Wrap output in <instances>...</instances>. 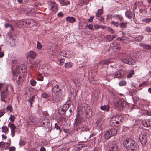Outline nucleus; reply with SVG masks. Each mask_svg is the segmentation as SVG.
I'll return each instance as SVG.
<instances>
[{
	"label": "nucleus",
	"instance_id": "1",
	"mask_svg": "<svg viewBox=\"0 0 151 151\" xmlns=\"http://www.w3.org/2000/svg\"><path fill=\"white\" fill-rule=\"evenodd\" d=\"M123 145L126 149L132 151H135L137 148V145L133 140L128 139L123 141Z\"/></svg>",
	"mask_w": 151,
	"mask_h": 151
},
{
	"label": "nucleus",
	"instance_id": "2",
	"mask_svg": "<svg viewBox=\"0 0 151 151\" xmlns=\"http://www.w3.org/2000/svg\"><path fill=\"white\" fill-rule=\"evenodd\" d=\"M128 104L126 102L124 99L119 100L115 104V107L118 110L122 109L124 107L126 106Z\"/></svg>",
	"mask_w": 151,
	"mask_h": 151
},
{
	"label": "nucleus",
	"instance_id": "3",
	"mask_svg": "<svg viewBox=\"0 0 151 151\" xmlns=\"http://www.w3.org/2000/svg\"><path fill=\"white\" fill-rule=\"evenodd\" d=\"M139 138L141 143L143 145H145L147 142V136L145 132L139 134Z\"/></svg>",
	"mask_w": 151,
	"mask_h": 151
},
{
	"label": "nucleus",
	"instance_id": "4",
	"mask_svg": "<svg viewBox=\"0 0 151 151\" xmlns=\"http://www.w3.org/2000/svg\"><path fill=\"white\" fill-rule=\"evenodd\" d=\"M8 88L6 87L3 89V91L0 93V97L2 101L6 103L5 99L6 98L8 93Z\"/></svg>",
	"mask_w": 151,
	"mask_h": 151
},
{
	"label": "nucleus",
	"instance_id": "5",
	"mask_svg": "<svg viewBox=\"0 0 151 151\" xmlns=\"http://www.w3.org/2000/svg\"><path fill=\"white\" fill-rule=\"evenodd\" d=\"M8 126L11 129V134L13 137H14L15 134V129L16 127L15 125L11 123H9Z\"/></svg>",
	"mask_w": 151,
	"mask_h": 151
},
{
	"label": "nucleus",
	"instance_id": "6",
	"mask_svg": "<svg viewBox=\"0 0 151 151\" xmlns=\"http://www.w3.org/2000/svg\"><path fill=\"white\" fill-rule=\"evenodd\" d=\"M84 112L87 118H89L91 117L92 112L91 110L89 107H86Z\"/></svg>",
	"mask_w": 151,
	"mask_h": 151
},
{
	"label": "nucleus",
	"instance_id": "7",
	"mask_svg": "<svg viewBox=\"0 0 151 151\" xmlns=\"http://www.w3.org/2000/svg\"><path fill=\"white\" fill-rule=\"evenodd\" d=\"M24 22H25L26 24L29 25V26H28L30 27L35 25V22H34V20L32 19H25L24 21Z\"/></svg>",
	"mask_w": 151,
	"mask_h": 151
},
{
	"label": "nucleus",
	"instance_id": "8",
	"mask_svg": "<svg viewBox=\"0 0 151 151\" xmlns=\"http://www.w3.org/2000/svg\"><path fill=\"white\" fill-rule=\"evenodd\" d=\"M142 124L145 127H151V120H144L142 121Z\"/></svg>",
	"mask_w": 151,
	"mask_h": 151
},
{
	"label": "nucleus",
	"instance_id": "9",
	"mask_svg": "<svg viewBox=\"0 0 151 151\" xmlns=\"http://www.w3.org/2000/svg\"><path fill=\"white\" fill-rule=\"evenodd\" d=\"M50 9L54 12H56L58 10L57 6L56 3L54 1H51L50 4Z\"/></svg>",
	"mask_w": 151,
	"mask_h": 151
},
{
	"label": "nucleus",
	"instance_id": "10",
	"mask_svg": "<svg viewBox=\"0 0 151 151\" xmlns=\"http://www.w3.org/2000/svg\"><path fill=\"white\" fill-rule=\"evenodd\" d=\"M8 35L10 40L12 41L10 42V44H11V45L12 46H15L16 44L15 42L16 40V39L12 36V34L10 33H9Z\"/></svg>",
	"mask_w": 151,
	"mask_h": 151
},
{
	"label": "nucleus",
	"instance_id": "11",
	"mask_svg": "<svg viewBox=\"0 0 151 151\" xmlns=\"http://www.w3.org/2000/svg\"><path fill=\"white\" fill-rule=\"evenodd\" d=\"M110 124L112 127L118 126V125L116 122L115 117L113 116L111 119L110 121Z\"/></svg>",
	"mask_w": 151,
	"mask_h": 151
},
{
	"label": "nucleus",
	"instance_id": "12",
	"mask_svg": "<svg viewBox=\"0 0 151 151\" xmlns=\"http://www.w3.org/2000/svg\"><path fill=\"white\" fill-rule=\"evenodd\" d=\"M109 151H119L118 146L116 144H114L109 147Z\"/></svg>",
	"mask_w": 151,
	"mask_h": 151
},
{
	"label": "nucleus",
	"instance_id": "13",
	"mask_svg": "<svg viewBox=\"0 0 151 151\" xmlns=\"http://www.w3.org/2000/svg\"><path fill=\"white\" fill-rule=\"evenodd\" d=\"M116 37V35L115 34L108 35L106 36V39L108 42H111Z\"/></svg>",
	"mask_w": 151,
	"mask_h": 151
},
{
	"label": "nucleus",
	"instance_id": "14",
	"mask_svg": "<svg viewBox=\"0 0 151 151\" xmlns=\"http://www.w3.org/2000/svg\"><path fill=\"white\" fill-rule=\"evenodd\" d=\"M139 46L143 47L144 49L145 50H149L151 49V45H147L140 43L139 44Z\"/></svg>",
	"mask_w": 151,
	"mask_h": 151
},
{
	"label": "nucleus",
	"instance_id": "15",
	"mask_svg": "<svg viewBox=\"0 0 151 151\" xmlns=\"http://www.w3.org/2000/svg\"><path fill=\"white\" fill-rule=\"evenodd\" d=\"M60 132L61 131H60V130L57 131L54 130L51 132V136L52 137L55 138L59 134Z\"/></svg>",
	"mask_w": 151,
	"mask_h": 151
},
{
	"label": "nucleus",
	"instance_id": "16",
	"mask_svg": "<svg viewBox=\"0 0 151 151\" xmlns=\"http://www.w3.org/2000/svg\"><path fill=\"white\" fill-rule=\"evenodd\" d=\"M14 80L16 81L18 85L22 84L23 81L22 77L20 76H19L17 78H16Z\"/></svg>",
	"mask_w": 151,
	"mask_h": 151
},
{
	"label": "nucleus",
	"instance_id": "17",
	"mask_svg": "<svg viewBox=\"0 0 151 151\" xmlns=\"http://www.w3.org/2000/svg\"><path fill=\"white\" fill-rule=\"evenodd\" d=\"M66 21L70 23H73L76 21V19L73 17H67L66 19Z\"/></svg>",
	"mask_w": 151,
	"mask_h": 151
},
{
	"label": "nucleus",
	"instance_id": "18",
	"mask_svg": "<svg viewBox=\"0 0 151 151\" xmlns=\"http://www.w3.org/2000/svg\"><path fill=\"white\" fill-rule=\"evenodd\" d=\"M59 86L57 85L55 86L53 88L52 90L54 93H55L59 92L60 91Z\"/></svg>",
	"mask_w": 151,
	"mask_h": 151
},
{
	"label": "nucleus",
	"instance_id": "19",
	"mask_svg": "<svg viewBox=\"0 0 151 151\" xmlns=\"http://www.w3.org/2000/svg\"><path fill=\"white\" fill-rule=\"evenodd\" d=\"M109 131L112 136L115 135L117 132V129L114 128L111 129Z\"/></svg>",
	"mask_w": 151,
	"mask_h": 151
},
{
	"label": "nucleus",
	"instance_id": "20",
	"mask_svg": "<svg viewBox=\"0 0 151 151\" xmlns=\"http://www.w3.org/2000/svg\"><path fill=\"white\" fill-rule=\"evenodd\" d=\"M115 117V118L116 119V122H117L118 124L120 123L123 120L122 118L119 116H114Z\"/></svg>",
	"mask_w": 151,
	"mask_h": 151
},
{
	"label": "nucleus",
	"instance_id": "21",
	"mask_svg": "<svg viewBox=\"0 0 151 151\" xmlns=\"http://www.w3.org/2000/svg\"><path fill=\"white\" fill-rule=\"evenodd\" d=\"M110 62V60H104L99 62V65H104L108 64Z\"/></svg>",
	"mask_w": 151,
	"mask_h": 151
},
{
	"label": "nucleus",
	"instance_id": "22",
	"mask_svg": "<svg viewBox=\"0 0 151 151\" xmlns=\"http://www.w3.org/2000/svg\"><path fill=\"white\" fill-rule=\"evenodd\" d=\"M111 137H112V136L109 130L107 131L105 133L104 135V137L106 139H109Z\"/></svg>",
	"mask_w": 151,
	"mask_h": 151
},
{
	"label": "nucleus",
	"instance_id": "23",
	"mask_svg": "<svg viewBox=\"0 0 151 151\" xmlns=\"http://www.w3.org/2000/svg\"><path fill=\"white\" fill-rule=\"evenodd\" d=\"M68 54L69 52L68 51H63L61 52L60 53V55L65 57H67Z\"/></svg>",
	"mask_w": 151,
	"mask_h": 151
},
{
	"label": "nucleus",
	"instance_id": "24",
	"mask_svg": "<svg viewBox=\"0 0 151 151\" xmlns=\"http://www.w3.org/2000/svg\"><path fill=\"white\" fill-rule=\"evenodd\" d=\"M109 106L108 105H105L101 106L100 107V109H101L106 111H109Z\"/></svg>",
	"mask_w": 151,
	"mask_h": 151
},
{
	"label": "nucleus",
	"instance_id": "25",
	"mask_svg": "<svg viewBox=\"0 0 151 151\" xmlns=\"http://www.w3.org/2000/svg\"><path fill=\"white\" fill-rule=\"evenodd\" d=\"M63 108H65V109L61 108V109H60V110H59L60 112V114H64V113H65L66 112V111L67 110V109L69 107L68 106V107H67V106H66V105H64L63 106Z\"/></svg>",
	"mask_w": 151,
	"mask_h": 151
},
{
	"label": "nucleus",
	"instance_id": "26",
	"mask_svg": "<svg viewBox=\"0 0 151 151\" xmlns=\"http://www.w3.org/2000/svg\"><path fill=\"white\" fill-rule=\"evenodd\" d=\"M29 55L32 58H35L37 55V54L34 51L31 50L29 52Z\"/></svg>",
	"mask_w": 151,
	"mask_h": 151
},
{
	"label": "nucleus",
	"instance_id": "27",
	"mask_svg": "<svg viewBox=\"0 0 151 151\" xmlns=\"http://www.w3.org/2000/svg\"><path fill=\"white\" fill-rule=\"evenodd\" d=\"M103 13V10L102 9H98L97 12L96 14V17H99Z\"/></svg>",
	"mask_w": 151,
	"mask_h": 151
},
{
	"label": "nucleus",
	"instance_id": "28",
	"mask_svg": "<svg viewBox=\"0 0 151 151\" xmlns=\"http://www.w3.org/2000/svg\"><path fill=\"white\" fill-rule=\"evenodd\" d=\"M125 15L129 19H131L132 17L131 12L128 10L126 11Z\"/></svg>",
	"mask_w": 151,
	"mask_h": 151
},
{
	"label": "nucleus",
	"instance_id": "29",
	"mask_svg": "<svg viewBox=\"0 0 151 151\" xmlns=\"http://www.w3.org/2000/svg\"><path fill=\"white\" fill-rule=\"evenodd\" d=\"M2 132L3 133H7L8 132L9 129L6 126H3L2 127Z\"/></svg>",
	"mask_w": 151,
	"mask_h": 151
},
{
	"label": "nucleus",
	"instance_id": "30",
	"mask_svg": "<svg viewBox=\"0 0 151 151\" xmlns=\"http://www.w3.org/2000/svg\"><path fill=\"white\" fill-rule=\"evenodd\" d=\"M120 27L121 28H125L127 26V23L126 22H122L119 23Z\"/></svg>",
	"mask_w": 151,
	"mask_h": 151
},
{
	"label": "nucleus",
	"instance_id": "31",
	"mask_svg": "<svg viewBox=\"0 0 151 151\" xmlns=\"http://www.w3.org/2000/svg\"><path fill=\"white\" fill-rule=\"evenodd\" d=\"M114 76L116 78H119L121 77V74L119 71L117 70L114 73Z\"/></svg>",
	"mask_w": 151,
	"mask_h": 151
},
{
	"label": "nucleus",
	"instance_id": "32",
	"mask_svg": "<svg viewBox=\"0 0 151 151\" xmlns=\"http://www.w3.org/2000/svg\"><path fill=\"white\" fill-rule=\"evenodd\" d=\"M72 66V63L70 62L65 63V67L66 68H70Z\"/></svg>",
	"mask_w": 151,
	"mask_h": 151
},
{
	"label": "nucleus",
	"instance_id": "33",
	"mask_svg": "<svg viewBox=\"0 0 151 151\" xmlns=\"http://www.w3.org/2000/svg\"><path fill=\"white\" fill-rule=\"evenodd\" d=\"M60 3L63 5H66L70 4L69 1H66L64 0H59Z\"/></svg>",
	"mask_w": 151,
	"mask_h": 151
},
{
	"label": "nucleus",
	"instance_id": "34",
	"mask_svg": "<svg viewBox=\"0 0 151 151\" xmlns=\"http://www.w3.org/2000/svg\"><path fill=\"white\" fill-rule=\"evenodd\" d=\"M142 21L146 23H149L151 22V18H147L143 19L142 20Z\"/></svg>",
	"mask_w": 151,
	"mask_h": 151
},
{
	"label": "nucleus",
	"instance_id": "35",
	"mask_svg": "<svg viewBox=\"0 0 151 151\" xmlns=\"http://www.w3.org/2000/svg\"><path fill=\"white\" fill-rule=\"evenodd\" d=\"M34 96H32L29 99L28 101V102L30 103V105L31 106H32V102L34 100Z\"/></svg>",
	"mask_w": 151,
	"mask_h": 151
},
{
	"label": "nucleus",
	"instance_id": "36",
	"mask_svg": "<svg viewBox=\"0 0 151 151\" xmlns=\"http://www.w3.org/2000/svg\"><path fill=\"white\" fill-rule=\"evenodd\" d=\"M106 30L110 32L111 33L113 34L114 33V31L111 28L109 27H106Z\"/></svg>",
	"mask_w": 151,
	"mask_h": 151
},
{
	"label": "nucleus",
	"instance_id": "37",
	"mask_svg": "<svg viewBox=\"0 0 151 151\" xmlns=\"http://www.w3.org/2000/svg\"><path fill=\"white\" fill-rule=\"evenodd\" d=\"M78 4L81 6H82L86 4L83 0H79L78 2Z\"/></svg>",
	"mask_w": 151,
	"mask_h": 151
},
{
	"label": "nucleus",
	"instance_id": "38",
	"mask_svg": "<svg viewBox=\"0 0 151 151\" xmlns=\"http://www.w3.org/2000/svg\"><path fill=\"white\" fill-rule=\"evenodd\" d=\"M123 63L127 64H130L131 63L130 62L129 60L127 59H124L122 60Z\"/></svg>",
	"mask_w": 151,
	"mask_h": 151
},
{
	"label": "nucleus",
	"instance_id": "39",
	"mask_svg": "<svg viewBox=\"0 0 151 151\" xmlns=\"http://www.w3.org/2000/svg\"><path fill=\"white\" fill-rule=\"evenodd\" d=\"M139 98L138 96H135L133 98V101L135 103L137 102L139 100Z\"/></svg>",
	"mask_w": 151,
	"mask_h": 151
},
{
	"label": "nucleus",
	"instance_id": "40",
	"mask_svg": "<svg viewBox=\"0 0 151 151\" xmlns=\"http://www.w3.org/2000/svg\"><path fill=\"white\" fill-rule=\"evenodd\" d=\"M115 17L117 19L122 21L123 19L122 16L119 15L115 16Z\"/></svg>",
	"mask_w": 151,
	"mask_h": 151
},
{
	"label": "nucleus",
	"instance_id": "41",
	"mask_svg": "<svg viewBox=\"0 0 151 151\" xmlns=\"http://www.w3.org/2000/svg\"><path fill=\"white\" fill-rule=\"evenodd\" d=\"M126 82L124 81H121L119 82V85L121 86H125L126 85Z\"/></svg>",
	"mask_w": 151,
	"mask_h": 151
},
{
	"label": "nucleus",
	"instance_id": "42",
	"mask_svg": "<svg viewBox=\"0 0 151 151\" xmlns=\"http://www.w3.org/2000/svg\"><path fill=\"white\" fill-rule=\"evenodd\" d=\"M134 72L133 70H131L130 71L129 74L127 75V77L128 78H131L132 76L134 74Z\"/></svg>",
	"mask_w": 151,
	"mask_h": 151
},
{
	"label": "nucleus",
	"instance_id": "43",
	"mask_svg": "<svg viewBox=\"0 0 151 151\" xmlns=\"http://www.w3.org/2000/svg\"><path fill=\"white\" fill-rule=\"evenodd\" d=\"M15 119V117L14 115H11L10 117L9 118V119L12 122H13L14 121Z\"/></svg>",
	"mask_w": 151,
	"mask_h": 151
},
{
	"label": "nucleus",
	"instance_id": "44",
	"mask_svg": "<svg viewBox=\"0 0 151 151\" xmlns=\"http://www.w3.org/2000/svg\"><path fill=\"white\" fill-rule=\"evenodd\" d=\"M37 78L39 81H43V77L40 74L37 75Z\"/></svg>",
	"mask_w": 151,
	"mask_h": 151
},
{
	"label": "nucleus",
	"instance_id": "45",
	"mask_svg": "<svg viewBox=\"0 0 151 151\" xmlns=\"http://www.w3.org/2000/svg\"><path fill=\"white\" fill-rule=\"evenodd\" d=\"M111 24L112 25H113L114 26H115L116 27H118L119 25V24L117 22H116L114 21H113L111 22Z\"/></svg>",
	"mask_w": 151,
	"mask_h": 151
},
{
	"label": "nucleus",
	"instance_id": "46",
	"mask_svg": "<svg viewBox=\"0 0 151 151\" xmlns=\"http://www.w3.org/2000/svg\"><path fill=\"white\" fill-rule=\"evenodd\" d=\"M119 47H120L119 45L118 44H117L116 45L114 46L113 49L114 50V51H115L117 50H118L119 49Z\"/></svg>",
	"mask_w": 151,
	"mask_h": 151
},
{
	"label": "nucleus",
	"instance_id": "47",
	"mask_svg": "<svg viewBox=\"0 0 151 151\" xmlns=\"http://www.w3.org/2000/svg\"><path fill=\"white\" fill-rule=\"evenodd\" d=\"M144 114L147 116H151V112H149L147 110H145Z\"/></svg>",
	"mask_w": 151,
	"mask_h": 151
},
{
	"label": "nucleus",
	"instance_id": "48",
	"mask_svg": "<svg viewBox=\"0 0 151 151\" xmlns=\"http://www.w3.org/2000/svg\"><path fill=\"white\" fill-rule=\"evenodd\" d=\"M55 128L56 129V130H60V131H61L60 127L58 125L57 123L55 124Z\"/></svg>",
	"mask_w": 151,
	"mask_h": 151
},
{
	"label": "nucleus",
	"instance_id": "49",
	"mask_svg": "<svg viewBox=\"0 0 151 151\" xmlns=\"http://www.w3.org/2000/svg\"><path fill=\"white\" fill-rule=\"evenodd\" d=\"M36 83V81L34 79H31L30 81V84L32 86H35Z\"/></svg>",
	"mask_w": 151,
	"mask_h": 151
},
{
	"label": "nucleus",
	"instance_id": "50",
	"mask_svg": "<svg viewBox=\"0 0 151 151\" xmlns=\"http://www.w3.org/2000/svg\"><path fill=\"white\" fill-rule=\"evenodd\" d=\"M13 73L14 76V79H15V78H17L18 77V73L17 71H16L15 72H13Z\"/></svg>",
	"mask_w": 151,
	"mask_h": 151
},
{
	"label": "nucleus",
	"instance_id": "51",
	"mask_svg": "<svg viewBox=\"0 0 151 151\" xmlns=\"http://www.w3.org/2000/svg\"><path fill=\"white\" fill-rule=\"evenodd\" d=\"M37 48L39 49H40L42 47L41 44L39 41L37 42Z\"/></svg>",
	"mask_w": 151,
	"mask_h": 151
},
{
	"label": "nucleus",
	"instance_id": "52",
	"mask_svg": "<svg viewBox=\"0 0 151 151\" xmlns=\"http://www.w3.org/2000/svg\"><path fill=\"white\" fill-rule=\"evenodd\" d=\"M49 96L46 93H44L42 95V97L43 98H47Z\"/></svg>",
	"mask_w": 151,
	"mask_h": 151
},
{
	"label": "nucleus",
	"instance_id": "53",
	"mask_svg": "<svg viewBox=\"0 0 151 151\" xmlns=\"http://www.w3.org/2000/svg\"><path fill=\"white\" fill-rule=\"evenodd\" d=\"M65 60L64 59H60V63L59 64L60 65H62L64 63Z\"/></svg>",
	"mask_w": 151,
	"mask_h": 151
},
{
	"label": "nucleus",
	"instance_id": "54",
	"mask_svg": "<svg viewBox=\"0 0 151 151\" xmlns=\"http://www.w3.org/2000/svg\"><path fill=\"white\" fill-rule=\"evenodd\" d=\"M7 110L8 111H9L10 112H12L13 110L12 107L9 106H7Z\"/></svg>",
	"mask_w": 151,
	"mask_h": 151
},
{
	"label": "nucleus",
	"instance_id": "55",
	"mask_svg": "<svg viewBox=\"0 0 151 151\" xmlns=\"http://www.w3.org/2000/svg\"><path fill=\"white\" fill-rule=\"evenodd\" d=\"M15 147H12L9 148V151H15Z\"/></svg>",
	"mask_w": 151,
	"mask_h": 151
},
{
	"label": "nucleus",
	"instance_id": "56",
	"mask_svg": "<svg viewBox=\"0 0 151 151\" xmlns=\"http://www.w3.org/2000/svg\"><path fill=\"white\" fill-rule=\"evenodd\" d=\"M25 144V142L24 141L22 140H20V141L19 142V145H20V147H21V146L24 145Z\"/></svg>",
	"mask_w": 151,
	"mask_h": 151
},
{
	"label": "nucleus",
	"instance_id": "57",
	"mask_svg": "<svg viewBox=\"0 0 151 151\" xmlns=\"http://www.w3.org/2000/svg\"><path fill=\"white\" fill-rule=\"evenodd\" d=\"M137 93V91L134 90V91H133L131 92V93L130 94L132 96H133L134 95H135Z\"/></svg>",
	"mask_w": 151,
	"mask_h": 151
},
{
	"label": "nucleus",
	"instance_id": "58",
	"mask_svg": "<svg viewBox=\"0 0 151 151\" xmlns=\"http://www.w3.org/2000/svg\"><path fill=\"white\" fill-rule=\"evenodd\" d=\"M146 30L147 32H151V28L149 27H148L146 28Z\"/></svg>",
	"mask_w": 151,
	"mask_h": 151
},
{
	"label": "nucleus",
	"instance_id": "59",
	"mask_svg": "<svg viewBox=\"0 0 151 151\" xmlns=\"http://www.w3.org/2000/svg\"><path fill=\"white\" fill-rule=\"evenodd\" d=\"M76 122H75V123L76 124H77V125L78 124H79L80 123V120L78 119L77 118H76Z\"/></svg>",
	"mask_w": 151,
	"mask_h": 151
},
{
	"label": "nucleus",
	"instance_id": "60",
	"mask_svg": "<svg viewBox=\"0 0 151 151\" xmlns=\"http://www.w3.org/2000/svg\"><path fill=\"white\" fill-rule=\"evenodd\" d=\"M43 125H44V126H45V125L46 124V123L47 124V125H48V124L49 125L50 124V123L49 121H47L46 122H42Z\"/></svg>",
	"mask_w": 151,
	"mask_h": 151
},
{
	"label": "nucleus",
	"instance_id": "61",
	"mask_svg": "<svg viewBox=\"0 0 151 151\" xmlns=\"http://www.w3.org/2000/svg\"><path fill=\"white\" fill-rule=\"evenodd\" d=\"M101 27V26L98 25H96L94 26V27L95 29H98Z\"/></svg>",
	"mask_w": 151,
	"mask_h": 151
},
{
	"label": "nucleus",
	"instance_id": "62",
	"mask_svg": "<svg viewBox=\"0 0 151 151\" xmlns=\"http://www.w3.org/2000/svg\"><path fill=\"white\" fill-rule=\"evenodd\" d=\"M35 6L40 8L41 6V4H40L37 3L35 4Z\"/></svg>",
	"mask_w": 151,
	"mask_h": 151
},
{
	"label": "nucleus",
	"instance_id": "63",
	"mask_svg": "<svg viewBox=\"0 0 151 151\" xmlns=\"http://www.w3.org/2000/svg\"><path fill=\"white\" fill-rule=\"evenodd\" d=\"M143 37L142 36H140L137 38V40L139 41H140L143 39Z\"/></svg>",
	"mask_w": 151,
	"mask_h": 151
},
{
	"label": "nucleus",
	"instance_id": "64",
	"mask_svg": "<svg viewBox=\"0 0 151 151\" xmlns=\"http://www.w3.org/2000/svg\"><path fill=\"white\" fill-rule=\"evenodd\" d=\"M40 151H46V149L43 147H42L40 150Z\"/></svg>",
	"mask_w": 151,
	"mask_h": 151
}]
</instances>
